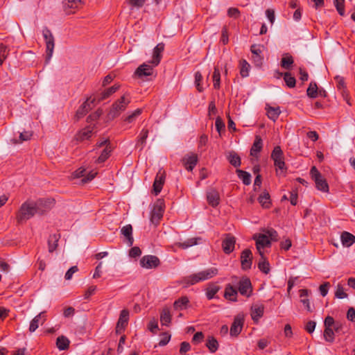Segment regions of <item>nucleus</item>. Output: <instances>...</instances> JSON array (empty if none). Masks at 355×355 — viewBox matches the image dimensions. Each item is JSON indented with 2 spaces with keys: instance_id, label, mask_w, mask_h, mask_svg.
<instances>
[{
  "instance_id": "f257e3e1",
  "label": "nucleus",
  "mask_w": 355,
  "mask_h": 355,
  "mask_svg": "<svg viewBox=\"0 0 355 355\" xmlns=\"http://www.w3.org/2000/svg\"><path fill=\"white\" fill-rule=\"evenodd\" d=\"M217 274L218 269L216 268H211L183 277L181 280V283L184 284L185 287H187L191 285H194L200 282L209 279Z\"/></svg>"
},
{
  "instance_id": "f03ea898",
  "label": "nucleus",
  "mask_w": 355,
  "mask_h": 355,
  "mask_svg": "<svg viewBox=\"0 0 355 355\" xmlns=\"http://www.w3.org/2000/svg\"><path fill=\"white\" fill-rule=\"evenodd\" d=\"M130 103V94L128 93H125L120 98L117 99L112 104L107 114L108 119L112 120L118 117L121 112L125 110Z\"/></svg>"
},
{
  "instance_id": "7ed1b4c3",
  "label": "nucleus",
  "mask_w": 355,
  "mask_h": 355,
  "mask_svg": "<svg viewBox=\"0 0 355 355\" xmlns=\"http://www.w3.org/2000/svg\"><path fill=\"white\" fill-rule=\"evenodd\" d=\"M35 214H38L34 202L33 201H26L21 205L16 214L17 222L19 224L24 223Z\"/></svg>"
},
{
  "instance_id": "20e7f679",
  "label": "nucleus",
  "mask_w": 355,
  "mask_h": 355,
  "mask_svg": "<svg viewBox=\"0 0 355 355\" xmlns=\"http://www.w3.org/2000/svg\"><path fill=\"white\" fill-rule=\"evenodd\" d=\"M310 174L315 183L316 188L324 193H329V184L315 166L311 168Z\"/></svg>"
},
{
  "instance_id": "39448f33",
  "label": "nucleus",
  "mask_w": 355,
  "mask_h": 355,
  "mask_svg": "<svg viewBox=\"0 0 355 355\" xmlns=\"http://www.w3.org/2000/svg\"><path fill=\"white\" fill-rule=\"evenodd\" d=\"M164 201L163 199H157L153 206L151 211L150 221L154 225H157L163 217L164 212Z\"/></svg>"
},
{
  "instance_id": "423d86ee",
  "label": "nucleus",
  "mask_w": 355,
  "mask_h": 355,
  "mask_svg": "<svg viewBox=\"0 0 355 355\" xmlns=\"http://www.w3.org/2000/svg\"><path fill=\"white\" fill-rule=\"evenodd\" d=\"M270 157L276 168L279 169L281 172L286 171L284 153L279 146H277L274 148Z\"/></svg>"
},
{
  "instance_id": "0eeeda50",
  "label": "nucleus",
  "mask_w": 355,
  "mask_h": 355,
  "mask_svg": "<svg viewBox=\"0 0 355 355\" xmlns=\"http://www.w3.org/2000/svg\"><path fill=\"white\" fill-rule=\"evenodd\" d=\"M33 202L35 205L37 214L42 215L54 207L55 200L52 198H40Z\"/></svg>"
},
{
  "instance_id": "6e6552de",
  "label": "nucleus",
  "mask_w": 355,
  "mask_h": 355,
  "mask_svg": "<svg viewBox=\"0 0 355 355\" xmlns=\"http://www.w3.org/2000/svg\"><path fill=\"white\" fill-rule=\"evenodd\" d=\"M42 34L46 42V60H49L52 57L54 49V37L51 32L47 28H44L42 31Z\"/></svg>"
},
{
  "instance_id": "1a4fd4ad",
  "label": "nucleus",
  "mask_w": 355,
  "mask_h": 355,
  "mask_svg": "<svg viewBox=\"0 0 355 355\" xmlns=\"http://www.w3.org/2000/svg\"><path fill=\"white\" fill-rule=\"evenodd\" d=\"M166 173L162 169H159L157 172L153 185V193L157 196L162 191L163 185L165 182Z\"/></svg>"
},
{
  "instance_id": "9d476101",
  "label": "nucleus",
  "mask_w": 355,
  "mask_h": 355,
  "mask_svg": "<svg viewBox=\"0 0 355 355\" xmlns=\"http://www.w3.org/2000/svg\"><path fill=\"white\" fill-rule=\"evenodd\" d=\"M152 64L143 63L139 65L135 71V75L138 78H143L144 76H150L154 73V68Z\"/></svg>"
},
{
  "instance_id": "9b49d317",
  "label": "nucleus",
  "mask_w": 355,
  "mask_h": 355,
  "mask_svg": "<svg viewBox=\"0 0 355 355\" xmlns=\"http://www.w3.org/2000/svg\"><path fill=\"white\" fill-rule=\"evenodd\" d=\"M238 290L241 295L250 297L252 292L251 282L248 277H243L239 282Z\"/></svg>"
},
{
  "instance_id": "f8f14e48",
  "label": "nucleus",
  "mask_w": 355,
  "mask_h": 355,
  "mask_svg": "<svg viewBox=\"0 0 355 355\" xmlns=\"http://www.w3.org/2000/svg\"><path fill=\"white\" fill-rule=\"evenodd\" d=\"M241 268L244 270H249L252 263V253L250 250L245 249L241 254Z\"/></svg>"
},
{
  "instance_id": "ddd939ff",
  "label": "nucleus",
  "mask_w": 355,
  "mask_h": 355,
  "mask_svg": "<svg viewBox=\"0 0 355 355\" xmlns=\"http://www.w3.org/2000/svg\"><path fill=\"white\" fill-rule=\"evenodd\" d=\"M159 259L153 255H146L140 260V264L143 268H153L159 265Z\"/></svg>"
},
{
  "instance_id": "4468645a",
  "label": "nucleus",
  "mask_w": 355,
  "mask_h": 355,
  "mask_svg": "<svg viewBox=\"0 0 355 355\" xmlns=\"http://www.w3.org/2000/svg\"><path fill=\"white\" fill-rule=\"evenodd\" d=\"M94 101V98L89 97L83 103V105L76 111V117L77 120L83 117L90 110L92 109V104Z\"/></svg>"
},
{
  "instance_id": "2eb2a0df",
  "label": "nucleus",
  "mask_w": 355,
  "mask_h": 355,
  "mask_svg": "<svg viewBox=\"0 0 355 355\" xmlns=\"http://www.w3.org/2000/svg\"><path fill=\"white\" fill-rule=\"evenodd\" d=\"M128 319L129 311L127 309L122 310L116 327V334H121L125 329L128 324Z\"/></svg>"
},
{
  "instance_id": "dca6fc26",
  "label": "nucleus",
  "mask_w": 355,
  "mask_h": 355,
  "mask_svg": "<svg viewBox=\"0 0 355 355\" xmlns=\"http://www.w3.org/2000/svg\"><path fill=\"white\" fill-rule=\"evenodd\" d=\"M182 161L185 168L189 171H191L198 162V155L195 153L187 155L183 157Z\"/></svg>"
},
{
  "instance_id": "f3484780",
  "label": "nucleus",
  "mask_w": 355,
  "mask_h": 355,
  "mask_svg": "<svg viewBox=\"0 0 355 355\" xmlns=\"http://www.w3.org/2000/svg\"><path fill=\"white\" fill-rule=\"evenodd\" d=\"M46 320V311H42L31 321L29 326V331L31 333L34 332L38 328L39 324H43Z\"/></svg>"
},
{
  "instance_id": "a211bd4d",
  "label": "nucleus",
  "mask_w": 355,
  "mask_h": 355,
  "mask_svg": "<svg viewBox=\"0 0 355 355\" xmlns=\"http://www.w3.org/2000/svg\"><path fill=\"white\" fill-rule=\"evenodd\" d=\"M164 50V44L159 43L153 49L152 60L149 62L153 66H157L162 59V53Z\"/></svg>"
},
{
  "instance_id": "6ab92c4d",
  "label": "nucleus",
  "mask_w": 355,
  "mask_h": 355,
  "mask_svg": "<svg viewBox=\"0 0 355 355\" xmlns=\"http://www.w3.org/2000/svg\"><path fill=\"white\" fill-rule=\"evenodd\" d=\"M83 4V0H64V8L67 14L75 12L74 10L80 8Z\"/></svg>"
},
{
  "instance_id": "aec40b11",
  "label": "nucleus",
  "mask_w": 355,
  "mask_h": 355,
  "mask_svg": "<svg viewBox=\"0 0 355 355\" xmlns=\"http://www.w3.org/2000/svg\"><path fill=\"white\" fill-rule=\"evenodd\" d=\"M235 243V237L230 234H227L225 239L223 241L222 243L223 252L225 254H230L234 249Z\"/></svg>"
},
{
  "instance_id": "412c9836",
  "label": "nucleus",
  "mask_w": 355,
  "mask_h": 355,
  "mask_svg": "<svg viewBox=\"0 0 355 355\" xmlns=\"http://www.w3.org/2000/svg\"><path fill=\"white\" fill-rule=\"evenodd\" d=\"M243 325V318L240 315L236 316L230 327V335L232 336H237L241 333Z\"/></svg>"
},
{
  "instance_id": "4be33fe9",
  "label": "nucleus",
  "mask_w": 355,
  "mask_h": 355,
  "mask_svg": "<svg viewBox=\"0 0 355 355\" xmlns=\"http://www.w3.org/2000/svg\"><path fill=\"white\" fill-rule=\"evenodd\" d=\"M250 51L252 53V60L254 64L260 67L262 64L263 57L261 56L262 51L259 45L252 44L250 47Z\"/></svg>"
},
{
  "instance_id": "5701e85b",
  "label": "nucleus",
  "mask_w": 355,
  "mask_h": 355,
  "mask_svg": "<svg viewBox=\"0 0 355 355\" xmlns=\"http://www.w3.org/2000/svg\"><path fill=\"white\" fill-rule=\"evenodd\" d=\"M207 200L209 205L215 207L220 202V195L218 191L215 189H211L207 193Z\"/></svg>"
},
{
  "instance_id": "b1692460",
  "label": "nucleus",
  "mask_w": 355,
  "mask_h": 355,
  "mask_svg": "<svg viewBox=\"0 0 355 355\" xmlns=\"http://www.w3.org/2000/svg\"><path fill=\"white\" fill-rule=\"evenodd\" d=\"M253 239L256 241V248H265L270 246V240L266 234H259L254 235Z\"/></svg>"
},
{
  "instance_id": "393cba45",
  "label": "nucleus",
  "mask_w": 355,
  "mask_h": 355,
  "mask_svg": "<svg viewBox=\"0 0 355 355\" xmlns=\"http://www.w3.org/2000/svg\"><path fill=\"white\" fill-rule=\"evenodd\" d=\"M93 130L94 126L92 125H89L82 129L76 135V139L78 141L89 139L92 137Z\"/></svg>"
},
{
  "instance_id": "a878e982",
  "label": "nucleus",
  "mask_w": 355,
  "mask_h": 355,
  "mask_svg": "<svg viewBox=\"0 0 355 355\" xmlns=\"http://www.w3.org/2000/svg\"><path fill=\"white\" fill-rule=\"evenodd\" d=\"M238 291L231 284H227L225 288L224 297L226 300L236 302L237 301Z\"/></svg>"
},
{
  "instance_id": "bb28decb",
  "label": "nucleus",
  "mask_w": 355,
  "mask_h": 355,
  "mask_svg": "<svg viewBox=\"0 0 355 355\" xmlns=\"http://www.w3.org/2000/svg\"><path fill=\"white\" fill-rule=\"evenodd\" d=\"M121 232L125 237L128 245L132 246L134 243L132 225H126L125 226H123L121 230Z\"/></svg>"
},
{
  "instance_id": "cd10ccee",
  "label": "nucleus",
  "mask_w": 355,
  "mask_h": 355,
  "mask_svg": "<svg viewBox=\"0 0 355 355\" xmlns=\"http://www.w3.org/2000/svg\"><path fill=\"white\" fill-rule=\"evenodd\" d=\"M264 306L263 304H254L251 308V316L254 321H258L263 315Z\"/></svg>"
},
{
  "instance_id": "c85d7f7f",
  "label": "nucleus",
  "mask_w": 355,
  "mask_h": 355,
  "mask_svg": "<svg viewBox=\"0 0 355 355\" xmlns=\"http://www.w3.org/2000/svg\"><path fill=\"white\" fill-rule=\"evenodd\" d=\"M263 148V141L259 135H256L252 146L250 149V155L252 156H257V154Z\"/></svg>"
},
{
  "instance_id": "c756f323",
  "label": "nucleus",
  "mask_w": 355,
  "mask_h": 355,
  "mask_svg": "<svg viewBox=\"0 0 355 355\" xmlns=\"http://www.w3.org/2000/svg\"><path fill=\"white\" fill-rule=\"evenodd\" d=\"M344 246L349 247L355 243V236L348 232H343L340 236Z\"/></svg>"
},
{
  "instance_id": "7c9ffc66",
  "label": "nucleus",
  "mask_w": 355,
  "mask_h": 355,
  "mask_svg": "<svg viewBox=\"0 0 355 355\" xmlns=\"http://www.w3.org/2000/svg\"><path fill=\"white\" fill-rule=\"evenodd\" d=\"M266 110L268 117L273 121H275L278 119L281 113L279 107H274L267 105Z\"/></svg>"
},
{
  "instance_id": "2f4dec72",
  "label": "nucleus",
  "mask_w": 355,
  "mask_h": 355,
  "mask_svg": "<svg viewBox=\"0 0 355 355\" xmlns=\"http://www.w3.org/2000/svg\"><path fill=\"white\" fill-rule=\"evenodd\" d=\"M160 322L162 325L168 326L171 322V315L168 308H164L160 314Z\"/></svg>"
},
{
  "instance_id": "473e14b6",
  "label": "nucleus",
  "mask_w": 355,
  "mask_h": 355,
  "mask_svg": "<svg viewBox=\"0 0 355 355\" xmlns=\"http://www.w3.org/2000/svg\"><path fill=\"white\" fill-rule=\"evenodd\" d=\"M69 340L64 336H60L57 338L56 346L60 350L67 349L69 347Z\"/></svg>"
},
{
  "instance_id": "72a5a7b5",
  "label": "nucleus",
  "mask_w": 355,
  "mask_h": 355,
  "mask_svg": "<svg viewBox=\"0 0 355 355\" xmlns=\"http://www.w3.org/2000/svg\"><path fill=\"white\" fill-rule=\"evenodd\" d=\"M236 173L240 180L245 185H249L251 183V175L248 172L241 169H236Z\"/></svg>"
},
{
  "instance_id": "f704fd0d",
  "label": "nucleus",
  "mask_w": 355,
  "mask_h": 355,
  "mask_svg": "<svg viewBox=\"0 0 355 355\" xmlns=\"http://www.w3.org/2000/svg\"><path fill=\"white\" fill-rule=\"evenodd\" d=\"M148 136V130L147 129H142L139 136L138 137L137 143L136 146H140V150L144 148V146L146 144V139Z\"/></svg>"
},
{
  "instance_id": "c9c22d12",
  "label": "nucleus",
  "mask_w": 355,
  "mask_h": 355,
  "mask_svg": "<svg viewBox=\"0 0 355 355\" xmlns=\"http://www.w3.org/2000/svg\"><path fill=\"white\" fill-rule=\"evenodd\" d=\"M259 202L264 208H269L270 207V198L268 192H263L258 198Z\"/></svg>"
},
{
  "instance_id": "e433bc0d",
  "label": "nucleus",
  "mask_w": 355,
  "mask_h": 355,
  "mask_svg": "<svg viewBox=\"0 0 355 355\" xmlns=\"http://www.w3.org/2000/svg\"><path fill=\"white\" fill-rule=\"evenodd\" d=\"M189 298L187 296H183L174 302L173 307L175 309L182 310L189 304Z\"/></svg>"
},
{
  "instance_id": "4c0bfd02",
  "label": "nucleus",
  "mask_w": 355,
  "mask_h": 355,
  "mask_svg": "<svg viewBox=\"0 0 355 355\" xmlns=\"http://www.w3.org/2000/svg\"><path fill=\"white\" fill-rule=\"evenodd\" d=\"M119 87H120V86L119 85H114L109 87L106 90H105L103 92H102L101 96L100 97L98 101H103V100L107 98L112 94L115 93L119 89Z\"/></svg>"
},
{
  "instance_id": "58836bf2",
  "label": "nucleus",
  "mask_w": 355,
  "mask_h": 355,
  "mask_svg": "<svg viewBox=\"0 0 355 355\" xmlns=\"http://www.w3.org/2000/svg\"><path fill=\"white\" fill-rule=\"evenodd\" d=\"M293 64V57L289 54L284 55V56L281 60L282 67H283L286 69H290L291 68V66Z\"/></svg>"
},
{
  "instance_id": "ea45409f",
  "label": "nucleus",
  "mask_w": 355,
  "mask_h": 355,
  "mask_svg": "<svg viewBox=\"0 0 355 355\" xmlns=\"http://www.w3.org/2000/svg\"><path fill=\"white\" fill-rule=\"evenodd\" d=\"M199 239L198 238H191L189 239L187 241L184 242H178L175 243V245L178 247L182 248V249H187L189 247H191L193 245H195L198 243L197 241Z\"/></svg>"
},
{
  "instance_id": "a19ab883",
  "label": "nucleus",
  "mask_w": 355,
  "mask_h": 355,
  "mask_svg": "<svg viewBox=\"0 0 355 355\" xmlns=\"http://www.w3.org/2000/svg\"><path fill=\"white\" fill-rule=\"evenodd\" d=\"M281 75L283 76L284 80L286 83V85L290 87L293 88L295 86L296 84V80L294 76L291 75L289 72H286L284 73H281Z\"/></svg>"
},
{
  "instance_id": "79ce46f5",
  "label": "nucleus",
  "mask_w": 355,
  "mask_h": 355,
  "mask_svg": "<svg viewBox=\"0 0 355 355\" xmlns=\"http://www.w3.org/2000/svg\"><path fill=\"white\" fill-rule=\"evenodd\" d=\"M112 151L111 146H107L105 149L102 151L100 156L96 160V163L101 164L103 163L110 155V153Z\"/></svg>"
},
{
  "instance_id": "37998d69",
  "label": "nucleus",
  "mask_w": 355,
  "mask_h": 355,
  "mask_svg": "<svg viewBox=\"0 0 355 355\" xmlns=\"http://www.w3.org/2000/svg\"><path fill=\"white\" fill-rule=\"evenodd\" d=\"M228 160L234 167H239L241 166V158L238 154L234 151L230 153Z\"/></svg>"
},
{
  "instance_id": "c03bdc74",
  "label": "nucleus",
  "mask_w": 355,
  "mask_h": 355,
  "mask_svg": "<svg viewBox=\"0 0 355 355\" xmlns=\"http://www.w3.org/2000/svg\"><path fill=\"white\" fill-rule=\"evenodd\" d=\"M250 64L245 60L240 61V74L243 78H245L249 75Z\"/></svg>"
},
{
  "instance_id": "a18cd8bd",
  "label": "nucleus",
  "mask_w": 355,
  "mask_h": 355,
  "mask_svg": "<svg viewBox=\"0 0 355 355\" xmlns=\"http://www.w3.org/2000/svg\"><path fill=\"white\" fill-rule=\"evenodd\" d=\"M206 346L211 353H214L218 349V343L216 339H215L213 336H211L208 338Z\"/></svg>"
},
{
  "instance_id": "49530a36",
  "label": "nucleus",
  "mask_w": 355,
  "mask_h": 355,
  "mask_svg": "<svg viewBox=\"0 0 355 355\" xmlns=\"http://www.w3.org/2000/svg\"><path fill=\"white\" fill-rule=\"evenodd\" d=\"M220 287L215 284H211L207 288L206 295L209 300L214 297L215 295L218 292Z\"/></svg>"
},
{
  "instance_id": "de8ad7c7",
  "label": "nucleus",
  "mask_w": 355,
  "mask_h": 355,
  "mask_svg": "<svg viewBox=\"0 0 355 355\" xmlns=\"http://www.w3.org/2000/svg\"><path fill=\"white\" fill-rule=\"evenodd\" d=\"M9 53V49L7 46L0 44V66H1L4 60L7 58Z\"/></svg>"
},
{
  "instance_id": "09e8293b",
  "label": "nucleus",
  "mask_w": 355,
  "mask_h": 355,
  "mask_svg": "<svg viewBox=\"0 0 355 355\" xmlns=\"http://www.w3.org/2000/svg\"><path fill=\"white\" fill-rule=\"evenodd\" d=\"M212 78L214 82V87L217 89H219L220 83V73L218 67L214 68Z\"/></svg>"
},
{
  "instance_id": "8fccbe9b",
  "label": "nucleus",
  "mask_w": 355,
  "mask_h": 355,
  "mask_svg": "<svg viewBox=\"0 0 355 355\" xmlns=\"http://www.w3.org/2000/svg\"><path fill=\"white\" fill-rule=\"evenodd\" d=\"M324 338L326 341L333 343L334 340V330H333L331 327H325Z\"/></svg>"
},
{
  "instance_id": "3c124183",
  "label": "nucleus",
  "mask_w": 355,
  "mask_h": 355,
  "mask_svg": "<svg viewBox=\"0 0 355 355\" xmlns=\"http://www.w3.org/2000/svg\"><path fill=\"white\" fill-rule=\"evenodd\" d=\"M58 239L55 234L50 236L48 241L49 252H53L56 249L58 246Z\"/></svg>"
},
{
  "instance_id": "603ef678",
  "label": "nucleus",
  "mask_w": 355,
  "mask_h": 355,
  "mask_svg": "<svg viewBox=\"0 0 355 355\" xmlns=\"http://www.w3.org/2000/svg\"><path fill=\"white\" fill-rule=\"evenodd\" d=\"M142 113V109L138 108L135 110L133 112H132L128 116L124 118V121H126L129 123L133 122L135 119L139 116Z\"/></svg>"
},
{
  "instance_id": "864d4df0",
  "label": "nucleus",
  "mask_w": 355,
  "mask_h": 355,
  "mask_svg": "<svg viewBox=\"0 0 355 355\" xmlns=\"http://www.w3.org/2000/svg\"><path fill=\"white\" fill-rule=\"evenodd\" d=\"M307 95L311 98H315L318 95V86L315 83H311L307 89Z\"/></svg>"
},
{
  "instance_id": "5fc2aeb1",
  "label": "nucleus",
  "mask_w": 355,
  "mask_h": 355,
  "mask_svg": "<svg viewBox=\"0 0 355 355\" xmlns=\"http://www.w3.org/2000/svg\"><path fill=\"white\" fill-rule=\"evenodd\" d=\"M258 268L265 274H268L270 272V264L266 259H261L259 261Z\"/></svg>"
},
{
  "instance_id": "6e6d98bb",
  "label": "nucleus",
  "mask_w": 355,
  "mask_h": 355,
  "mask_svg": "<svg viewBox=\"0 0 355 355\" xmlns=\"http://www.w3.org/2000/svg\"><path fill=\"white\" fill-rule=\"evenodd\" d=\"M32 136H33L32 131H24L23 132H21L20 135H19V141H17V140H14L13 144H18V143H21L25 141H28V140L31 139Z\"/></svg>"
},
{
  "instance_id": "4d7b16f0",
  "label": "nucleus",
  "mask_w": 355,
  "mask_h": 355,
  "mask_svg": "<svg viewBox=\"0 0 355 355\" xmlns=\"http://www.w3.org/2000/svg\"><path fill=\"white\" fill-rule=\"evenodd\" d=\"M146 0H125V2L131 6L132 8H140L144 3Z\"/></svg>"
},
{
  "instance_id": "13d9d810",
  "label": "nucleus",
  "mask_w": 355,
  "mask_h": 355,
  "mask_svg": "<svg viewBox=\"0 0 355 355\" xmlns=\"http://www.w3.org/2000/svg\"><path fill=\"white\" fill-rule=\"evenodd\" d=\"M345 0H334V5L338 12L341 15H345Z\"/></svg>"
},
{
  "instance_id": "bf43d9fd",
  "label": "nucleus",
  "mask_w": 355,
  "mask_h": 355,
  "mask_svg": "<svg viewBox=\"0 0 355 355\" xmlns=\"http://www.w3.org/2000/svg\"><path fill=\"white\" fill-rule=\"evenodd\" d=\"M202 80V74L200 73V72L197 71L195 73V84H196V87L198 91L200 92H202L203 91V88L200 84Z\"/></svg>"
},
{
  "instance_id": "052dcab7",
  "label": "nucleus",
  "mask_w": 355,
  "mask_h": 355,
  "mask_svg": "<svg viewBox=\"0 0 355 355\" xmlns=\"http://www.w3.org/2000/svg\"><path fill=\"white\" fill-rule=\"evenodd\" d=\"M335 296L339 299H344L347 297V294L345 292L343 286L340 284L337 286L336 291L335 292Z\"/></svg>"
},
{
  "instance_id": "680f3d73",
  "label": "nucleus",
  "mask_w": 355,
  "mask_h": 355,
  "mask_svg": "<svg viewBox=\"0 0 355 355\" xmlns=\"http://www.w3.org/2000/svg\"><path fill=\"white\" fill-rule=\"evenodd\" d=\"M330 288V283L327 282L321 284L319 287V291L322 297L327 295L329 288Z\"/></svg>"
},
{
  "instance_id": "e2e57ef3",
  "label": "nucleus",
  "mask_w": 355,
  "mask_h": 355,
  "mask_svg": "<svg viewBox=\"0 0 355 355\" xmlns=\"http://www.w3.org/2000/svg\"><path fill=\"white\" fill-rule=\"evenodd\" d=\"M190 349L191 345L188 342L184 341L180 344V353L182 355H186Z\"/></svg>"
},
{
  "instance_id": "0e129e2a",
  "label": "nucleus",
  "mask_w": 355,
  "mask_h": 355,
  "mask_svg": "<svg viewBox=\"0 0 355 355\" xmlns=\"http://www.w3.org/2000/svg\"><path fill=\"white\" fill-rule=\"evenodd\" d=\"M227 15L230 17L237 19L240 16V11L236 8H230L227 10Z\"/></svg>"
},
{
  "instance_id": "69168bd1",
  "label": "nucleus",
  "mask_w": 355,
  "mask_h": 355,
  "mask_svg": "<svg viewBox=\"0 0 355 355\" xmlns=\"http://www.w3.org/2000/svg\"><path fill=\"white\" fill-rule=\"evenodd\" d=\"M141 251L139 247H132L129 251V256L132 258L138 257L141 255Z\"/></svg>"
},
{
  "instance_id": "338daca9",
  "label": "nucleus",
  "mask_w": 355,
  "mask_h": 355,
  "mask_svg": "<svg viewBox=\"0 0 355 355\" xmlns=\"http://www.w3.org/2000/svg\"><path fill=\"white\" fill-rule=\"evenodd\" d=\"M266 235L268 236L269 239L271 241H277L278 240V234L277 231L273 229H270L267 230Z\"/></svg>"
},
{
  "instance_id": "774afa93",
  "label": "nucleus",
  "mask_w": 355,
  "mask_h": 355,
  "mask_svg": "<svg viewBox=\"0 0 355 355\" xmlns=\"http://www.w3.org/2000/svg\"><path fill=\"white\" fill-rule=\"evenodd\" d=\"M215 126L219 134L221 132L222 130H224L225 123L220 117H218L216 119Z\"/></svg>"
}]
</instances>
